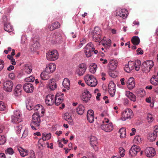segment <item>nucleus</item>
Wrapping results in <instances>:
<instances>
[{"mask_svg":"<svg viewBox=\"0 0 158 158\" xmlns=\"http://www.w3.org/2000/svg\"><path fill=\"white\" fill-rule=\"evenodd\" d=\"M25 67V71L26 73L28 74L30 73L32 71V69L31 65L27 64Z\"/></svg>","mask_w":158,"mask_h":158,"instance_id":"nucleus-42","label":"nucleus"},{"mask_svg":"<svg viewBox=\"0 0 158 158\" xmlns=\"http://www.w3.org/2000/svg\"><path fill=\"white\" fill-rule=\"evenodd\" d=\"M22 115L21 114L20 111L19 110H16L14 111V115L11 117V121L15 123L17 122H20L22 121Z\"/></svg>","mask_w":158,"mask_h":158,"instance_id":"nucleus-7","label":"nucleus"},{"mask_svg":"<svg viewBox=\"0 0 158 158\" xmlns=\"http://www.w3.org/2000/svg\"><path fill=\"white\" fill-rule=\"evenodd\" d=\"M34 77L32 76H31L29 77H27L25 79V81L27 82H33L35 80Z\"/></svg>","mask_w":158,"mask_h":158,"instance_id":"nucleus-46","label":"nucleus"},{"mask_svg":"<svg viewBox=\"0 0 158 158\" xmlns=\"http://www.w3.org/2000/svg\"><path fill=\"white\" fill-rule=\"evenodd\" d=\"M85 107L82 105H80L77 108L76 111L77 113L79 115H82L84 112Z\"/></svg>","mask_w":158,"mask_h":158,"instance_id":"nucleus-28","label":"nucleus"},{"mask_svg":"<svg viewBox=\"0 0 158 158\" xmlns=\"http://www.w3.org/2000/svg\"><path fill=\"white\" fill-rule=\"evenodd\" d=\"M84 80L86 83L91 87H94L98 84V81L92 75L87 74L84 77Z\"/></svg>","mask_w":158,"mask_h":158,"instance_id":"nucleus-1","label":"nucleus"},{"mask_svg":"<svg viewBox=\"0 0 158 158\" xmlns=\"http://www.w3.org/2000/svg\"><path fill=\"white\" fill-rule=\"evenodd\" d=\"M6 141V138L4 135H0V144H4Z\"/></svg>","mask_w":158,"mask_h":158,"instance_id":"nucleus-43","label":"nucleus"},{"mask_svg":"<svg viewBox=\"0 0 158 158\" xmlns=\"http://www.w3.org/2000/svg\"><path fill=\"white\" fill-rule=\"evenodd\" d=\"M4 65V62L3 60H0V71L3 68Z\"/></svg>","mask_w":158,"mask_h":158,"instance_id":"nucleus-55","label":"nucleus"},{"mask_svg":"<svg viewBox=\"0 0 158 158\" xmlns=\"http://www.w3.org/2000/svg\"><path fill=\"white\" fill-rule=\"evenodd\" d=\"M87 68V67L85 64L81 63L80 64L78 65L76 73L79 76H82L84 74Z\"/></svg>","mask_w":158,"mask_h":158,"instance_id":"nucleus-9","label":"nucleus"},{"mask_svg":"<svg viewBox=\"0 0 158 158\" xmlns=\"http://www.w3.org/2000/svg\"><path fill=\"white\" fill-rule=\"evenodd\" d=\"M85 39H83L82 40V41H81L80 42V43L79 44V46L81 47L82 45L85 44Z\"/></svg>","mask_w":158,"mask_h":158,"instance_id":"nucleus-63","label":"nucleus"},{"mask_svg":"<svg viewBox=\"0 0 158 158\" xmlns=\"http://www.w3.org/2000/svg\"><path fill=\"white\" fill-rule=\"evenodd\" d=\"M94 94L95 95H97L96 96V99H99V97L101 96V94L100 93L98 92V90H95L94 91Z\"/></svg>","mask_w":158,"mask_h":158,"instance_id":"nucleus-57","label":"nucleus"},{"mask_svg":"<svg viewBox=\"0 0 158 158\" xmlns=\"http://www.w3.org/2000/svg\"><path fill=\"white\" fill-rule=\"evenodd\" d=\"M22 86L20 84L17 85L15 89L14 95L16 97H19L22 94Z\"/></svg>","mask_w":158,"mask_h":158,"instance_id":"nucleus-19","label":"nucleus"},{"mask_svg":"<svg viewBox=\"0 0 158 158\" xmlns=\"http://www.w3.org/2000/svg\"><path fill=\"white\" fill-rule=\"evenodd\" d=\"M154 131L149 135L148 139L151 141L154 140L156 138L157 136L156 132L155 131V127L154 128Z\"/></svg>","mask_w":158,"mask_h":158,"instance_id":"nucleus-25","label":"nucleus"},{"mask_svg":"<svg viewBox=\"0 0 158 158\" xmlns=\"http://www.w3.org/2000/svg\"><path fill=\"white\" fill-rule=\"evenodd\" d=\"M45 133L46 137V139H47V140H48L51 138V135L50 134H46V133Z\"/></svg>","mask_w":158,"mask_h":158,"instance_id":"nucleus-64","label":"nucleus"},{"mask_svg":"<svg viewBox=\"0 0 158 158\" xmlns=\"http://www.w3.org/2000/svg\"><path fill=\"white\" fill-rule=\"evenodd\" d=\"M60 27V23L58 22L53 23L49 28L50 30L52 31L54 29L58 28Z\"/></svg>","mask_w":158,"mask_h":158,"instance_id":"nucleus-31","label":"nucleus"},{"mask_svg":"<svg viewBox=\"0 0 158 158\" xmlns=\"http://www.w3.org/2000/svg\"><path fill=\"white\" fill-rule=\"evenodd\" d=\"M48 87L50 90H54L56 88L57 85L53 79L50 80L48 84Z\"/></svg>","mask_w":158,"mask_h":158,"instance_id":"nucleus-20","label":"nucleus"},{"mask_svg":"<svg viewBox=\"0 0 158 158\" xmlns=\"http://www.w3.org/2000/svg\"><path fill=\"white\" fill-rule=\"evenodd\" d=\"M87 120L89 122L92 123L94 122V116L93 110H88L87 112Z\"/></svg>","mask_w":158,"mask_h":158,"instance_id":"nucleus-17","label":"nucleus"},{"mask_svg":"<svg viewBox=\"0 0 158 158\" xmlns=\"http://www.w3.org/2000/svg\"><path fill=\"white\" fill-rule=\"evenodd\" d=\"M126 129L124 128H122L119 131L118 133L120 134V138H123L126 137Z\"/></svg>","mask_w":158,"mask_h":158,"instance_id":"nucleus-36","label":"nucleus"},{"mask_svg":"<svg viewBox=\"0 0 158 158\" xmlns=\"http://www.w3.org/2000/svg\"><path fill=\"white\" fill-rule=\"evenodd\" d=\"M30 156L27 158H35V152L33 150H31L30 152Z\"/></svg>","mask_w":158,"mask_h":158,"instance_id":"nucleus-53","label":"nucleus"},{"mask_svg":"<svg viewBox=\"0 0 158 158\" xmlns=\"http://www.w3.org/2000/svg\"><path fill=\"white\" fill-rule=\"evenodd\" d=\"M127 84L129 89H133L135 85V81L133 77H131L129 78L127 81Z\"/></svg>","mask_w":158,"mask_h":158,"instance_id":"nucleus-18","label":"nucleus"},{"mask_svg":"<svg viewBox=\"0 0 158 158\" xmlns=\"http://www.w3.org/2000/svg\"><path fill=\"white\" fill-rule=\"evenodd\" d=\"M119 153L122 157L124 156L125 154V152L123 148L121 147L119 148Z\"/></svg>","mask_w":158,"mask_h":158,"instance_id":"nucleus-47","label":"nucleus"},{"mask_svg":"<svg viewBox=\"0 0 158 158\" xmlns=\"http://www.w3.org/2000/svg\"><path fill=\"white\" fill-rule=\"evenodd\" d=\"M64 119L67 121L68 123L70 125L73 124V120L72 118L71 115L69 114V113H66L65 114L64 116Z\"/></svg>","mask_w":158,"mask_h":158,"instance_id":"nucleus-21","label":"nucleus"},{"mask_svg":"<svg viewBox=\"0 0 158 158\" xmlns=\"http://www.w3.org/2000/svg\"><path fill=\"white\" fill-rule=\"evenodd\" d=\"M63 85L65 88L69 89L70 87V82L69 80L67 78L64 79L63 82Z\"/></svg>","mask_w":158,"mask_h":158,"instance_id":"nucleus-29","label":"nucleus"},{"mask_svg":"<svg viewBox=\"0 0 158 158\" xmlns=\"http://www.w3.org/2000/svg\"><path fill=\"white\" fill-rule=\"evenodd\" d=\"M142 140L143 139L141 136L137 135L135 137L134 139V141L137 143H141Z\"/></svg>","mask_w":158,"mask_h":158,"instance_id":"nucleus-41","label":"nucleus"},{"mask_svg":"<svg viewBox=\"0 0 158 158\" xmlns=\"http://www.w3.org/2000/svg\"><path fill=\"white\" fill-rule=\"evenodd\" d=\"M2 19L3 21V22L4 23H8L7 21V17L5 16H4L3 17Z\"/></svg>","mask_w":158,"mask_h":158,"instance_id":"nucleus-61","label":"nucleus"},{"mask_svg":"<svg viewBox=\"0 0 158 158\" xmlns=\"http://www.w3.org/2000/svg\"><path fill=\"white\" fill-rule=\"evenodd\" d=\"M146 94L144 90L142 89H139L137 93V95L140 97L143 98L145 95Z\"/></svg>","mask_w":158,"mask_h":158,"instance_id":"nucleus-38","label":"nucleus"},{"mask_svg":"<svg viewBox=\"0 0 158 158\" xmlns=\"http://www.w3.org/2000/svg\"><path fill=\"white\" fill-rule=\"evenodd\" d=\"M54 97V96L52 94H48L46 96V99H53Z\"/></svg>","mask_w":158,"mask_h":158,"instance_id":"nucleus-59","label":"nucleus"},{"mask_svg":"<svg viewBox=\"0 0 158 158\" xmlns=\"http://www.w3.org/2000/svg\"><path fill=\"white\" fill-rule=\"evenodd\" d=\"M125 95L129 99H135L136 98L135 95L129 91H127L126 92Z\"/></svg>","mask_w":158,"mask_h":158,"instance_id":"nucleus-39","label":"nucleus"},{"mask_svg":"<svg viewBox=\"0 0 158 158\" xmlns=\"http://www.w3.org/2000/svg\"><path fill=\"white\" fill-rule=\"evenodd\" d=\"M93 37L96 38V36L99 35H101V30L98 27H95L93 32Z\"/></svg>","mask_w":158,"mask_h":158,"instance_id":"nucleus-26","label":"nucleus"},{"mask_svg":"<svg viewBox=\"0 0 158 158\" xmlns=\"http://www.w3.org/2000/svg\"><path fill=\"white\" fill-rule=\"evenodd\" d=\"M6 108V104L3 102H0V110H4Z\"/></svg>","mask_w":158,"mask_h":158,"instance_id":"nucleus-48","label":"nucleus"},{"mask_svg":"<svg viewBox=\"0 0 158 158\" xmlns=\"http://www.w3.org/2000/svg\"><path fill=\"white\" fill-rule=\"evenodd\" d=\"M131 41L132 43L134 45H138L140 42L139 38L136 36H135L132 37Z\"/></svg>","mask_w":158,"mask_h":158,"instance_id":"nucleus-30","label":"nucleus"},{"mask_svg":"<svg viewBox=\"0 0 158 158\" xmlns=\"http://www.w3.org/2000/svg\"><path fill=\"white\" fill-rule=\"evenodd\" d=\"M96 38L93 37V40L95 42L99 41L101 39V35H99L96 36Z\"/></svg>","mask_w":158,"mask_h":158,"instance_id":"nucleus-52","label":"nucleus"},{"mask_svg":"<svg viewBox=\"0 0 158 158\" xmlns=\"http://www.w3.org/2000/svg\"><path fill=\"white\" fill-rule=\"evenodd\" d=\"M4 29L5 31L9 32H11L13 30L12 26L9 23H4Z\"/></svg>","mask_w":158,"mask_h":158,"instance_id":"nucleus-23","label":"nucleus"},{"mask_svg":"<svg viewBox=\"0 0 158 158\" xmlns=\"http://www.w3.org/2000/svg\"><path fill=\"white\" fill-rule=\"evenodd\" d=\"M40 108V105L38 104L34 107V110L35 113L32 115L33 118V123L36 126H38L40 124V115L39 111Z\"/></svg>","mask_w":158,"mask_h":158,"instance_id":"nucleus-3","label":"nucleus"},{"mask_svg":"<svg viewBox=\"0 0 158 158\" xmlns=\"http://www.w3.org/2000/svg\"><path fill=\"white\" fill-rule=\"evenodd\" d=\"M94 49V46L91 43L87 44L84 48V52L86 56L87 57L91 56L92 53Z\"/></svg>","mask_w":158,"mask_h":158,"instance_id":"nucleus-6","label":"nucleus"},{"mask_svg":"<svg viewBox=\"0 0 158 158\" xmlns=\"http://www.w3.org/2000/svg\"><path fill=\"white\" fill-rule=\"evenodd\" d=\"M113 71H112L111 70H109L108 71V73L109 75L111 77H114L115 76V74L113 73Z\"/></svg>","mask_w":158,"mask_h":158,"instance_id":"nucleus-62","label":"nucleus"},{"mask_svg":"<svg viewBox=\"0 0 158 158\" xmlns=\"http://www.w3.org/2000/svg\"><path fill=\"white\" fill-rule=\"evenodd\" d=\"M28 130L27 129H25L23 133L22 137L24 138L26 137L28 135Z\"/></svg>","mask_w":158,"mask_h":158,"instance_id":"nucleus-56","label":"nucleus"},{"mask_svg":"<svg viewBox=\"0 0 158 158\" xmlns=\"http://www.w3.org/2000/svg\"><path fill=\"white\" fill-rule=\"evenodd\" d=\"M133 116V112L130 109H127L123 111L122 114V119L125 121L128 119H131Z\"/></svg>","mask_w":158,"mask_h":158,"instance_id":"nucleus-5","label":"nucleus"},{"mask_svg":"<svg viewBox=\"0 0 158 158\" xmlns=\"http://www.w3.org/2000/svg\"><path fill=\"white\" fill-rule=\"evenodd\" d=\"M62 99H45V102L46 104L48 106L52 105L54 102H55V104L57 106L59 105V102H56L57 100L58 101L59 100H62Z\"/></svg>","mask_w":158,"mask_h":158,"instance_id":"nucleus-22","label":"nucleus"},{"mask_svg":"<svg viewBox=\"0 0 158 158\" xmlns=\"http://www.w3.org/2000/svg\"><path fill=\"white\" fill-rule=\"evenodd\" d=\"M31 99H27L26 101V107L29 110H31L33 107V103Z\"/></svg>","mask_w":158,"mask_h":158,"instance_id":"nucleus-32","label":"nucleus"},{"mask_svg":"<svg viewBox=\"0 0 158 158\" xmlns=\"http://www.w3.org/2000/svg\"><path fill=\"white\" fill-rule=\"evenodd\" d=\"M18 150L21 156L22 157H24L28 154V150L23 149L21 147L18 148Z\"/></svg>","mask_w":158,"mask_h":158,"instance_id":"nucleus-24","label":"nucleus"},{"mask_svg":"<svg viewBox=\"0 0 158 158\" xmlns=\"http://www.w3.org/2000/svg\"><path fill=\"white\" fill-rule=\"evenodd\" d=\"M89 71L92 73H95L97 69V66L96 64H94L92 65H90L89 66Z\"/></svg>","mask_w":158,"mask_h":158,"instance_id":"nucleus-35","label":"nucleus"},{"mask_svg":"<svg viewBox=\"0 0 158 158\" xmlns=\"http://www.w3.org/2000/svg\"><path fill=\"white\" fill-rule=\"evenodd\" d=\"M147 119L149 123H151L154 120V118L152 114H148V115Z\"/></svg>","mask_w":158,"mask_h":158,"instance_id":"nucleus-50","label":"nucleus"},{"mask_svg":"<svg viewBox=\"0 0 158 158\" xmlns=\"http://www.w3.org/2000/svg\"><path fill=\"white\" fill-rule=\"evenodd\" d=\"M145 153L147 157H152L156 154V151L152 147H147L145 150Z\"/></svg>","mask_w":158,"mask_h":158,"instance_id":"nucleus-10","label":"nucleus"},{"mask_svg":"<svg viewBox=\"0 0 158 158\" xmlns=\"http://www.w3.org/2000/svg\"><path fill=\"white\" fill-rule=\"evenodd\" d=\"M117 64V60H111L108 65L109 70L114 71L116 68Z\"/></svg>","mask_w":158,"mask_h":158,"instance_id":"nucleus-16","label":"nucleus"},{"mask_svg":"<svg viewBox=\"0 0 158 158\" xmlns=\"http://www.w3.org/2000/svg\"><path fill=\"white\" fill-rule=\"evenodd\" d=\"M39 126L40 125L38 126H36L35 123H33V120H32V122L31 124V127L32 129L36 130L39 129Z\"/></svg>","mask_w":158,"mask_h":158,"instance_id":"nucleus-51","label":"nucleus"},{"mask_svg":"<svg viewBox=\"0 0 158 158\" xmlns=\"http://www.w3.org/2000/svg\"><path fill=\"white\" fill-rule=\"evenodd\" d=\"M122 13V9L119 10L116 12V16H119L120 17L121 16V14Z\"/></svg>","mask_w":158,"mask_h":158,"instance_id":"nucleus-60","label":"nucleus"},{"mask_svg":"<svg viewBox=\"0 0 158 158\" xmlns=\"http://www.w3.org/2000/svg\"><path fill=\"white\" fill-rule=\"evenodd\" d=\"M82 99H90L91 97V94L88 91L82 93Z\"/></svg>","mask_w":158,"mask_h":158,"instance_id":"nucleus-37","label":"nucleus"},{"mask_svg":"<svg viewBox=\"0 0 158 158\" xmlns=\"http://www.w3.org/2000/svg\"><path fill=\"white\" fill-rule=\"evenodd\" d=\"M115 85L113 81H111L110 82L108 86V91L110 96L113 97L115 92Z\"/></svg>","mask_w":158,"mask_h":158,"instance_id":"nucleus-12","label":"nucleus"},{"mask_svg":"<svg viewBox=\"0 0 158 158\" xmlns=\"http://www.w3.org/2000/svg\"><path fill=\"white\" fill-rule=\"evenodd\" d=\"M137 54H143V50H142L141 49L139 48L136 51Z\"/></svg>","mask_w":158,"mask_h":158,"instance_id":"nucleus-58","label":"nucleus"},{"mask_svg":"<svg viewBox=\"0 0 158 158\" xmlns=\"http://www.w3.org/2000/svg\"><path fill=\"white\" fill-rule=\"evenodd\" d=\"M22 126H16L15 128V130L17 133H19L21 131Z\"/></svg>","mask_w":158,"mask_h":158,"instance_id":"nucleus-54","label":"nucleus"},{"mask_svg":"<svg viewBox=\"0 0 158 158\" xmlns=\"http://www.w3.org/2000/svg\"><path fill=\"white\" fill-rule=\"evenodd\" d=\"M150 83L153 85H158V79L156 76L153 75L150 79Z\"/></svg>","mask_w":158,"mask_h":158,"instance_id":"nucleus-27","label":"nucleus"},{"mask_svg":"<svg viewBox=\"0 0 158 158\" xmlns=\"http://www.w3.org/2000/svg\"><path fill=\"white\" fill-rule=\"evenodd\" d=\"M127 11L125 9H122V13L121 14V17L123 18H125L127 16V14H128Z\"/></svg>","mask_w":158,"mask_h":158,"instance_id":"nucleus-44","label":"nucleus"},{"mask_svg":"<svg viewBox=\"0 0 158 158\" xmlns=\"http://www.w3.org/2000/svg\"><path fill=\"white\" fill-rule=\"evenodd\" d=\"M90 144L92 147L96 146L98 144L97 140V138L94 136H92L90 139Z\"/></svg>","mask_w":158,"mask_h":158,"instance_id":"nucleus-34","label":"nucleus"},{"mask_svg":"<svg viewBox=\"0 0 158 158\" xmlns=\"http://www.w3.org/2000/svg\"><path fill=\"white\" fill-rule=\"evenodd\" d=\"M23 87L24 90L27 93L32 92L34 89L33 85L30 83H26Z\"/></svg>","mask_w":158,"mask_h":158,"instance_id":"nucleus-14","label":"nucleus"},{"mask_svg":"<svg viewBox=\"0 0 158 158\" xmlns=\"http://www.w3.org/2000/svg\"><path fill=\"white\" fill-rule=\"evenodd\" d=\"M56 68V65L54 64L49 63L47 64L45 71L48 73H51L54 71Z\"/></svg>","mask_w":158,"mask_h":158,"instance_id":"nucleus-15","label":"nucleus"},{"mask_svg":"<svg viewBox=\"0 0 158 158\" xmlns=\"http://www.w3.org/2000/svg\"><path fill=\"white\" fill-rule=\"evenodd\" d=\"M13 85V83L11 81H6L3 83V89L6 92H10L12 91Z\"/></svg>","mask_w":158,"mask_h":158,"instance_id":"nucleus-8","label":"nucleus"},{"mask_svg":"<svg viewBox=\"0 0 158 158\" xmlns=\"http://www.w3.org/2000/svg\"><path fill=\"white\" fill-rule=\"evenodd\" d=\"M59 56V54L56 50L49 51L46 53L47 59L49 60L55 61L58 59Z\"/></svg>","mask_w":158,"mask_h":158,"instance_id":"nucleus-4","label":"nucleus"},{"mask_svg":"<svg viewBox=\"0 0 158 158\" xmlns=\"http://www.w3.org/2000/svg\"><path fill=\"white\" fill-rule=\"evenodd\" d=\"M101 127L102 130L106 132H110L113 129V125L111 123L102 124L101 126Z\"/></svg>","mask_w":158,"mask_h":158,"instance_id":"nucleus-13","label":"nucleus"},{"mask_svg":"<svg viewBox=\"0 0 158 158\" xmlns=\"http://www.w3.org/2000/svg\"><path fill=\"white\" fill-rule=\"evenodd\" d=\"M124 70L127 73H130L131 70H132L133 69V67H131V69L129 67L128 65H126L124 68Z\"/></svg>","mask_w":158,"mask_h":158,"instance_id":"nucleus-49","label":"nucleus"},{"mask_svg":"<svg viewBox=\"0 0 158 158\" xmlns=\"http://www.w3.org/2000/svg\"><path fill=\"white\" fill-rule=\"evenodd\" d=\"M140 151V148L136 145H133L129 151V154L131 156H135Z\"/></svg>","mask_w":158,"mask_h":158,"instance_id":"nucleus-11","label":"nucleus"},{"mask_svg":"<svg viewBox=\"0 0 158 158\" xmlns=\"http://www.w3.org/2000/svg\"><path fill=\"white\" fill-rule=\"evenodd\" d=\"M111 44V40L109 39L108 40L106 41L105 43H102V45L104 46L105 49L108 48L110 46Z\"/></svg>","mask_w":158,"mask_h":158,"instance_id":"nucleus-40","label":"nucleus"},{"mask_svg":"<svg viewBox=\"0 0 158 158\" xmlns=\"http://www.w3.org/2000/svg\"><path fill=\"white\" fill-rule=\"evenodd\" d=\"M48 73L46 71L42 72L40 75V77L42 80H46L49 78V77Z\"/></svg>","mask_w":158,"mask_h":158,"instance_id":"nucleus-33","label":"nucleus"},{"mask_svg":"<svg viewBox=\"0 0 158 158\" xmlns=\"http://www.w3.org/2000/svg\"><path fill=\"white\" fill-rule=\"evenodd\" d=\"M154 62L152 60H148L144 62L141 66V69L143 72L149 73L154 65Z\"/></svg>","mask_w":158,"mask_h":158,"instance_id":"nucleus-2","label":"nucleus"},{"mask_svg":"<svg viewBox=\"0 0 158 158\" xmlns=\"http://www.w3.org/2000/svg\"><path fill=\"white\" fill-rule=\"evenodd\" d=\"M6 153L9 154L10 155H12L14 153V151L13 149L11 148H8L5 151Z\"/></svg>","mask_w":158,"mask_h":158,"instance_id":"nucleus-45","label":"nucleus"}]
</instances>
